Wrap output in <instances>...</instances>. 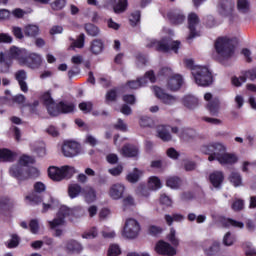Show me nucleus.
<instances>
[{
	"mask_svg": "<svg viewBox=\"0 0 256 256\" xmlns=\"http://www.w3.org/2000/svg\"><path fill=\"white\" fill-rule=\"evenodd\" d=\"M62 153L64 157H77L81 153V144L75 141H65L62 145Z\"/></svg>",
	"mask_w": 256,
	"mask_h": 256,
	"instance_id": "9b49d317",
	"label": "nucleus"
},
{
	"mask_svg": "<svg viewBox=\"0 0 256 256\" xmlns=\"http://www.w3.org/2000/svg\"><path fill=\"white\" fill-rule=\"evenodd\" d=\"M236 9L243 15H247L251 11V2L249 0H237Z\"/></svg>",
	"mask_w": 256,
	"mask_h": 256,
	"instance_id": "7c9ffc66",
	"label": "nucleus"
},
{
	"mask_svg": "<svg viewBox=\"0 0 256 256\" xmlns=\"http://www.w3.org/2000/svg\"><path fill=\"white\" fill-rule=\"evenodd\" d=\"M161 255L175 256L177 255V249L169 242L161 241Z\"/></svg>",
	"mask_w": 256,
	"mask_h": 256,
	"instance_id": "c85d7f7f",
	"label": "nucleus"
},
{
	"mask_svg": "<svg viewBox=\"0 0 256 256\" xmlns=\"http://www.w3.org/2000/svg\"><path fill=\"white\" fill-rule=\"evenodd\" d=\"M122 100L126 105H135L137 103V98L133 94H125L122 96Z\"/></svg>",
	"mask_w": 256,
	"mask_h": 256,
	"instance_id": "bf43d9fd",
	"label": "nucleus"
},
{
	"mask_svg": "<svg viewBox=\"0 0 256 256\" xmlns=\"http://www.w3.org/2000/svg\"><path fill=\"white\" fill-rule=\"evenodd\" d=\"M74 173L75 168L71 166H62L61 168L52 166L48 168V177H50L52 181H63V179H71Z\"/></svg>",
	"mask_w": 256,
	"mask_h": 256,
	"instance_id": "423d86ee",
	"label": "nucleus"
},
{
	"mask_svg": "<svg viewBox=\"0 0 256 256\" xmlns=\"http://www.w3.org/2000/svg\"><path fill=\"white\" fill-rule=\"evenodd\" d=\"M149 81L150 83H155L157 81L153 70L147 71L143 77L128 81L126 85L129 89H139L140 87H145Z\"/></svg>",
	"mask_w": 256,
	"mask_h": 256,
	"instance_id": "0eeeda50",
	"label": "nucleus"
},
{
	"mask_svg": "<svg viewBox=\"0 0 256 256\" xmlns=\"http://www.w3.org/2000/svg\"><path fill=\"white\" fill-rule=\"evenodd\" d=\"M148 188L151 191H157V189L161 188V179L157 176H151L148 180Z\"/></svg>",
	"mask_w": 256,
	"mask_h": 256,
	"instance_id": "ea45409f",
	"label": "nucleus"
},
{
	"mask_svg": "<svg viewBox=\"0 0 256 256\" xmlns=\"http://www.w3.org/2000/svg\"><path fill=\"white\" fill-rule=\"evenodd\" d=\"M161 73L165 77L169 78L166 81V85H165L168 91H171L172 93H177V91H179L183 87L185 80L183 79V76L181 74H173V70L167 67L162 68Z\"/></svg>",
	"mask_w": 256,
	"mask_h": 256,
	"instance_id": "20e7f679",
	"label": "nucleus"
},
{
	"mask_svg": "<svg viewBox=\"0 0 256 256\" xmlns=\"http://www.w3.org/2000/svg\"><path fill=\"white\" fill-rule=\"evenodd\" d=\"M209 179H210L211 185H213L215 189H221V185L223 184L225 176L223 175V172L215 171L210 174Z\"/></svg>",
	"mask_w": 256,
	"mask_h": 256,
	"instance_id": "4be33fe9",
	"label": "nucleus"
},
{
	"mask_svg": "<svg viewBox=\"0 0 256 256\" xmlns=\"http://www.w3.org/2000/svg\"><path fill=\"white\" fill-rule=\"evenodd\" d=\"M9 59H15L19 63H23L25 59V50L18 48L17 46H12L9 50Z\"/></svg>",
	"mask_w": 256,
	"mask_h": 256,
	"instance_id": "b1692460",
	"label": "nucleus"
},
{
	"mask_svg": "<svg viewBox=\"0 0 256 256\" xmlns=\"http://www.w3.org/2000/svg\"><path fill=\"white\" fill-rule=\"evenodd\" d=\"M73 215V209L67 207V206H61L57 217L53 219V221H50V227L51 229H55V227H59V225H63L65 223V219L67 217H71Z\"/></svg>",
	"mask_w": 256,
	"mask_h": 256,
	"instance_id": "9d476101",
	"label": "nucleus"
},
{
	"mask_svg": "<svg viewBox=\"0 0 256 256\" xmlns=\"http://www.w3.org/2000/svg\"><path fill=\"white\" fill-rule=\"evenodd\" d=\"M103 7L105 9H109V7L113 8L114 13L116 15H121V13H125L127 11V7H129V2L127 0H105Z\"/></svg>",
	"mask_w": 256,
	"mask_h": 256,
	"instance_id": "f8f14e48",
	"label": "nucleus"
},
{
	"mask_svg": "<svg viewBox=\"0 0 256 256\" xmlns=\"http://www.w3.org/2000/svg\"><path fill=\"white\" fill-rule=\"evenodd\" d=\"M95 237H97V228H92L82 234L83 239H95Z\"/></svg>",
	"mask_w": 256,
	"mask_h": 256,
	"instance_id": "774afa93",
	"label": "nucleus"
},
{
	"mask_svg": "<svg viewBox=\"0 0 256 256\" xmlns=\"http://www.w3.org/2000/svg\"><path fill=\"white\" fill-rule=\"evenodd\" d=\"M139 231H141V226L139 225V222L133 218L127 219L124 230H123V235L127 239H135L139 235Z\"/></svg>",
	"mask_w": 256,
	"mask_h": 256,
	"instance_id": "1a4fd4ad",
	"label": "nucleus"
},
{
	"mask_svg": "<svg viewBox=\"0 0 256 256\" xmlns=\"http://www.w3.org/2000/svg\"><path fill=\"white\" fill-rule=\"evenodd\" d=\"M41 100L43 101V105L46 107L48 113L49 109H55V106L57 105L55 104V100H53V97H51V92H45L41 96Z\"/></svg>",
	"mask_w": 256,
	"mask_h": 256,
	"instance_id": "2f4dec72",
	"label": "nucleus"
},
{
	"mask_svg": "<svg viewBox=\"0 0 256 256\" xmlns=\"http://www.w3.org/2000/svg\"><path fill=\"white\" fill-rule=\"evenodd\" d=\"M13 201L9 197H0V213L6 217L13 213Z\"/></svg>",
	"mask_w": 256,
	"mask_h": 256,
	"instance_id": "6ab92c4d",
	"label": "nucleus"
},
{
	"mask_svg": "<svg viewBox=\"0 0 256 256\" xmlns=\"http://www.w3.org/2000/svg\"><path fill=\"white\" fill-rule=\"evenodd\" d=\"M33 164H35V158L24 154L19 158L18 164H14L10 167L9 173L11 177L17 179L18 183L34 179L35 177H39V170L35 167L25 169V167H29V165Z\"/></svg>",
	"mask_w": 256,
	"mask_h": 256,
	"instance_id": "f257e3e1",
	"label": "nucleus"
},
{
	"mask_svg": "<svg viewBox=\"0 0 256 256\" xmlns=\"http://www.w3.org/2000/svg\"><path fill=\"white\" fill-rule=\"evenodd\" d=\"M181 47V41L173 40L171 38H163L161 41V51L163 53H179V49Z\"/></svg>",
	"mask_w": 256,
	"mask_h": 256,
	"instance_id": "4468645a",
	"label": "nucleus"
},
{
	"mask_svg": "<svg viewBox=\"0 0 256 256\" xmlns=\"http://www.w3.org/2000/svg\"><path fill=\"white\" fill-rule=\"evenodd\" d=\"M114 129H116L117 131H122V133H126L127 124H125V122H123V119L119 118L117 123L114 124Z\"/></svg>",
	"mask_w": 256,
	"mask_h": 256,
	"instance_id": "69168bd1",
	"label": "nucleus"
},
{
	"mask_svg": "<svg viewBox=\"0 0 256 256\" xmlns=\"http://www.w3.org/2000/svg\"><path fill=\"white\" fill-rule=\"evenodd\" d=\"M235 11L233 0H220L218 3V13L222 17H231Z\"/></svg>",
	"mask_w": 256,
	"mask_h": 256,
	"instance_id": "2eb2a0df",
	"label": "nucleus"
},
{
	"mask_svg": "<svg viewBox=\"0 0 256 256\" xmlns=\"http://www.w3.org/2000/svg\"><path fill=\"white\" fill-rule=\"evenodd\" d=\"M15 159V154L12 153L11 150L4 148L0 149V160L1 161H7V162H13Z\"/></svg>",
	"mask_w": 256,
	"mask_h": 256,
	"instance_id": "c9c22d12",
	"label": "nucleus"
},
{
	"mask_svg": "<svg viewBox=\"0 0 256 256\" xmlns=\"http://www.w3.org/2000/svg\"><path fill=\"white\" fill-rule=\"evenodd\" d=\"M223 226L224 227H237L238 229H243V227H245V224L243 222H239L236 220H233L231 218H228L226 220H224L223 222Z\"/></svg>",
	"mask_w": 256,
	"mask_h": 256,
	"instance_id": "8fccbe9b",
	"label": "nucleus"
},
{
	"mask_svg": "<svg viewBox=\"0 0 256 256\" xmlns=\"http://www.w3.org/2000/svg\"><path fill=\"white\" fill-rule=\"evenodd\" d=\"M219 251H221V244L217 241H214L210 247L204 249V253L207 256L217 255Z\"/></svg>",
	"mask_w": 256,
	"mask_h": 256,
	"instance_id": "f704fd0d",
	"label": "nucleus"
},
{
	"mask_svg": "<svg viewBox=\"0 0 256 256\" xmlns=\"http://www.w3.org/2000/svg\"><path fill=\"white\" fill-rule=\"evenodd\" d=\"M147 49H155V51H161V40L150 39L146 44Z\"/></svg>",
	"mask_w": 256,
	"mask_h": 256,
	"instance_id": "864d4df0",
	"label": "nucleus"
},
{
	"mask_svg": "<svg viewBox=\"0 0 256 256\" xmlns=\"http://www.w3.org/2000/svg\"><path fill=\"white\" fill-rule=\"evenodd\" d=\"M136 193L139 197H149V188L145 184H140L136 188Z\"/></svg>",
	"mask_w": 256,
	"mask_h": 256,
	"instance_id": "4d7b16f0",
	"label": "nucleus"
},
{
	"mask_svg": "<svg viewBox=\"0 0 256 256\" xmlns=\"http://www.w3.org/2000/svg\"><path fill=\"white\" fill-rule=\"evenodd\" d=\"M182 105L186 107V109L193 111L199 107V98L194 95L187 94L182 98Z\"/></svg>",
	"mask_w": 256,
	"mask_h": 256,
	"instance_id": "aec40b11",
	"label": "nucleus"
},
{
	"mask_svg": "<svg viewBox=\"0 0 256 256\" xmlns=\"http://www.w3.org/2000/svg\"><path fill=\"white\" fill-rule=\"evenodd\" d=\"M118 97L117 88L110 89L105 95V103H107V105H109V103H115Z\"/></svg>",
	"mask_w": 256,
	"mask_h": 256,
	"instance_id": "4c0bfd02",
	"label": "nucleus"
},
{
	"mask_svg": "<svg viewBox=\"0 0 256 256\" xmlns=\"http://www.w3.org/2000/svg\"><path fill=\"white\" fill-rule=\"evenodd\" d=\"M231 207L233 211H243V209L245 208V201H243V199H236L232 203Z\"/></svg>",
	"mask_w": 256,
	"mask_h": 256,
	"instance_id": "13d9d810",
	"label": "nucleus"
},
{
	"mask_svg": "<svg viewBox=\"0 0 256 256\" xmlns=\"http://www.w3.org/2000/svg\"><path fill=\"white\" fill-rule=\"evenodd\" d=\"M199 23V16L195 12H192L188 15V28L190 31L188 40L195 39V37H199V31H197V25H199Z\"/></svg>",
	"mask_w": 256,
	"mask_h": 256,
	"instance_id": "dca6fc26",
	"label": "nucleus"
},
{
	"mask_svg": "<svg viewBox=\"0 0 256 256\" xmlns=\"http://www.w3.org/2000/svg\"><path fill=\"white\" fill-rule=\"evenodd\" d=\"M50 7L52 11H63V8L67 7V0H54Z\"/></svg>",
	"mask_w": 256,
	"mask_h": 256,
	"instance_id": "49530a36",
	"label": "nucleus"
},
{
	"mask_svg": "<svg viewBox=\"0 0 256 256\" xmlns=\"http://www.w3.org/2000/svg\"><path fill=\"white\" fill-rule=\"evenodd\" d=\"M164 17L172 25H181L182 23H185V19H186L183 11L177 8L169 10Z\"/></svg>",
	"mask_w": 256,
	"mask_h": 256,
	"instance_id": "ddd939ff",
	"label": "nucleus"
},
{
	"mask_svg": "<svg viewBox=\"0 0 256 256\" xmlns=\"http://www.w3.org/2000/svg\"><path fill=\"white\" fill-rule=\"evenodd\" d=\"M229 181L232 183V185H234V187H240L243 179L241 178V174L232 171L229 176Z\"/></svg>",
	"mask_w": 256,
	"mask_h": 256,
	"instance_id": "37998d69",
	"label": "nucleus"
},
{
	"mask_svg": "<svg viewBox=\"0 0 256 256\" xmlns=\"http://www.w3.org/2000/svg\"><path fill=\"white\" fill-rule=\"evenodd\" d=\"M83 193V188L79 184H72L68 187V195L70 199H75L79 197V194Z\"/></svg>",
	"mask_w": 256,
	"mask_h": 256,
	"instance_id": "72a5a7b5",
	"label": "nucleus"
},
{
	"mask_svg": "<svg viewBox=\"0 0 256 256\" xmlns=\"http://www.w3.org/2000/svg\"><path fill=\"white\" fill-rule=\"evenodd\" d=\"M66 251L67 253H76L79 255L83 251V245L77 242V240H70L66 243Z\"/></svg>",
	"mask_w": 256,
	"mask_h": 256,
	"instance_id": "cd10ccee",
	"label": "nucleus"
},
{
	"mask_svg": "<svg viewBox=\"0 0 256 256\" xmlns=\"http://www.w3.org/2000/svg\"><path fill=\"white\" fill-rule=\"evenodd\" d=\"M7 247L8 249H15L16 247H19V236H17V234L12 235V238L9 240Z\"/></svg>",
	"mask_w": 256,
	"mask_h": 256,
	"instance_id": "052dcab7",
	"label": "nucleus"
},
{
	"mask_svg": "<svg viewBox=\"0 0 256 256\" xmlns=\"http://www.w3.org/2000/svg\"><path fill=\"white\" fill-rule=\"evenodd\" d=\"M171 129V126H163L161 129V139L162 141L169 142L171 139H173V136H171V133L169 132Z\"/></svg>",
	"mask_w": 256,
	"mask_h": 256,
	"instance_id": "603ef678",
	"label": "nucleus"
},
{
	"mask_svg": "<svg viewBox=\"0 0 256 256\" xmlns=\"http://www.w3.org/2000/svg\"><path fill=\"white\" fill-rule=\"evenodd\" d=\"M125 193V186L123 184H114L111 186L109 195L112 199H121Z\"/></svg>",
	"mask_w": 256,
	"mask_h": 256,
	"instance_id": "393cba45",
	"label": "nucleus"
},
{
	"mask_svg": "<svg viewBox=\"0 0 256 256\" xmlns=\"http://www.w3.org/2000/svg\"><path fill=\"white\" fill-rule=\"evenodd\" d=\"M103 49H105V44L101 39H94L90 44V52L93 55H101L103 53Z\"/></svg>",
	"mask_w": 256,
	"mask_h": 256,
	"instance_id": "bb28decb",
	"label": "nucleus"
},
{
	"mask_svg": "<svg viewBox=\"0 0 256 256\" xmlns=\"http://www.w3.org/2000/svg\"><path fill=\"white\" fill-rule=\"evenodd\" d=\"M215 49L218 56H213L214 59H231L235 55V45L228 37L218 38L215 42Z\"/></svg>",
	"mask_w": 256,
	"mask_h": 256,
	"instance_id": "7ed1b4c3",
	"label": "nucleus"
},
{
	"mask_svg": "<svg viewBox=\"0 0 256 256\" xmlns=\"http://www.w3.org/2000/svg\"><path fill=\"white\" fill-rule=\"evenodd\" d=\"M82 195L86 203H94V201H97V191L91 186L82 188Z\"/></svg>",
	"mask_w": 256,
	"mask_h": 256,
	"instance_id": "5701e85b",
	"label": "nucleus"
},
{
	"mask_svg": "<svg viewBox=\"0 0 256 256\" xmlns=\"http://www.w3.org/2000/svg\"><path fill=\"white\" fill-rule=\"evenodd\" d=\"M75 109V103H66L65 101H60L56 104L54 108H49V115H51V117L68 115L69 113H73Z\"/></svg>",
	"mask_w": 256,
	"mask_h": 256,
	"instance_id": "6e6552de",
	"label": "nucleus"
},
{
	"mask_svg": "<svg viewBox=\"0 0 256 256\" xmlns=\"http://www.w3.org/2000/svg\"><path fill=\"white\" fill-rule=\"evenodd\" d=\"M84 29L87 35H89L90 37H97V35H99L100 33L99 27H97L93 23L85 24Z\"/></svg>",
	"mask_w": 256,
	"mask_h": 256,
	"instance_id": "e433bc0d",
	"label": "nucleus"
},
{
	"mask_svg": "<svg viewBox=\"0 0 256 256\" xmlns=\"http://www.w3.org/2000/svg\"><path fill=\"white\" fill-rule=\"evenodd\" d=\"M140 127H150V128H157V134L156 137L161 139V129L159 128V125L155 124V120L152 119L149 116H141L140 117Z\"/></svg>",
	"mask_w": 256,
	"mask_h": 256,
	"instance_id": "412c9836",
	"label": "nucleus"
},
{
	"mask_svg": "<svg viewBox=\"0 0 256 256\" xmlns=\"http://www.w3.org/2000/svg\"><path fill=\"white\" fill-rule=\"evenodd\" d=\"M136 61H137V65H141L142 67H145V65H147L149 59L147 58V55H145L143 53H138L136 55Z\"/></svg>",
	"mask_w": 256,
	"mask_h": 256,
	"instance_id": "680f3d73",
	"label": "nucleus"
},
{
	"mask_svg": "<svg viewBox=\"0 0 256 256\" xmlns=\"http://www.w3.org/2000/svg\"><path fill=\"white\" fill-rule=\"evenodd\" d=\"M226 151L225 145L219 142L210 143L202 147V153L209 155L208 161H218L220 165H234V163H237V156Z\"/></svg>",
	"mask_w": 256,
	"mask_h": 256,
	"instance_id": "f03ea898",
	"label": "nucleus"
},
{
	"mask_svg": "<svg viewBox=\"0 0 256 256\" xmlns=\"http://www.w3.org/2000/svg\"><path fill=\"white\" fill-rule=\"evenodd\" d=\"M175 228L170 229V233L167 235V240L173 247H179V238L176 236Z\"/></svg>",
	"mask_w": 256,
	"mask_h": 256,
	"instance_id": "de8ad7c7",
	"label": "nucleus"
},
{
	"mask_svg": "<svg viewBox=\"0 0 256 256\" xmlns=\"http://www.w3.org/2000/svg\"><path fill=\"white\" fill-rule=\"evenodd\" d=\"M184 219H185V216H183L182 214H173L172 216L169 214H166L164 216V220L166 221L167 225H169V227L173 225V221L181 222Z\"/></svg>",
	"mask_w": 256,
	"mask_h": 256,
	"instance_id": "58836bf2",
	"label": "nucleus"
},
{
	"mask_svg": "<svg viewBox=\"0 0 256 256\" xmlns=\"http://www.w3.org/2000/svg\"><path fill=\"white\" fill-rule=\"evenodd\" d=\"M80 111H82L83 113L87 114V113H91L93 111V102H81L78 105Z\"/></svg>",
	"mask_w": 256,
	"mask_h": 256,
	"instance_id": "6e6d98bb",
	"label": "nucleus"
},
{
	"mask_svg": "<svg viewBox=\"0 0 256 256\" xmlns=\"http://www.w3.org/2000/svg\"><path fill=\"white\" fill-rule=\"evenodd\" d=\"M11 65H13V61L11 59L7 60L3 58V60L0 61V73H9Z\"/></svg>",
	"mask_w": 256,
	"mask_h": 256,
	"instance_id": "09e8293b",
	"label": "nucleus"
},
{
	"mask_svg": "<svg viewBox=\"0 0 256 256\" xmlns=\"http://www.w3.org/2000/svg\"><path fill=\"white\" fill-rule=\"evenodd\" d=\"M166 185L170 189H179L181 187V178L177 176L170 177L166 180Z\"/></svg>",
	"mask_w": 256,
	"mask_h": 256,
	"instance_id": "a19ab883",
	"label": "nucleus"
},
{
	"mask_svg": "<svg viewBox=\"0 0 256 256\" xmlns=\"http://www.w3.org/2000/svg\"><path fill=\"white\" fill-rule=\"evenodd\" d=\"M29 229L33 234L39 233V221H37V219H32L29 222Z\"/></svg>",
	"mask_w": 256,
	"mask_h": 256,
	"instance_id": "338daca9",
	"label": "nucleus"
},
{
	"mask_svg": "<svg viewBox=\"0 0 256 256\" xmlns=\"http://www.w3.org/2000/svg\"><path fill=\"white\" fill-rule=\"evenodd\" d=\"M121 153L123 157H137L139 148L133 144H125L121 149Z\"/></svg>",
	"mask_w": 256,
	"mask_h": 256,
	"instance_id": "a878e982",
	"label": "nucleus"
},
{
	"mask_svg": "<svg viewBox=\"0 0 256 256\" xmlns=\"http://www.w3.org/2000/svg\"><path fill=\"white\" fill-rule=\"evenodd\" d=\"M192 75L196 85H199L200 87H209V85L213 83V74H211L209 68L205 66H197L194 68Z\"/></svg>",
	"mask_w": 256,
	"mask_h": 256,
	"instance_id": "39448f33",
	"label": "nucleus"
},
{
	"mask_svg": "<svg viewBox=\"0 0 256 256\" xmlns=\"http://www.w3.org/2000/svg\"><path fill=\"white\" fill-rule=\"evenodd\" d=\"M41 63V55L37 53H31L24 56V59L22 60V65H26L30 69H39V67H41Z\"/></svg>",
	"mask_w": 256,
	"mask_h": 256,
	"instance_id": "a211bd4d",
	"label": "nucleus"
},
{
	"mask_svg": "<svg viewBox=\"0 0 256 256\" xmlns=\"http://www.w3.org/2000/svg\"><path fill=\"white\" fill-rule=\"evenodd\" d=\"M242 249L245 252L246 256H256V249L253 247V243L244 242L242 244Z\"/></svg>",
	"mask_w": 256,
	"mask_h": 256,
	"instance_id": "c03bdc74",
	"label": "nucleus"
},
{
	"mask_svg": "<svg viewBox=\"0 0 256 256\" xmlns=\"http://www.w3.org/2000/svg\"><path fill=\"white\" fill-rule=\"evenodd\" d=\"M247 79H248L247 73H245L244 76H240V77L234 76L231 79L232 85H234V87H241V85H243V83L247 82Z\"/></svg>",
	"mask_w": 256,
	"mask_h": 256,
	"instance_id": "5fc2aeb1",
	"label": "nucleus"
},
{
	"mask_svg": "<svg viewBox=\"0 0 256 256\" xmlns=\"http://www.w3.org/2000/svg\"><path fill=\"white\" fill-rule=\"evenodd\" d=\"M24 34L26 37H37L39 35V26L37 25H28L24 29Z\"/></svg>",
	"mask_w": 256,
	"mask_h": 256,
	"instance_id": "79ce46f5",
	"label": "nucleus"
},
{
	"mask_svg": "<svg viewBox=\"0 0 256 256\" xmlns=\"http://www.w3.org/2000/svg\"><path fill=\"white\" fill-rule=\"evenodd\" d=\"M204 99L205 101H208L206 107L210 115L217 116L219 114V109L221 105V103L219 102V98L213 99V94L208 92L204 95Z\"/></svg>",
	"mask_w": 256,
	"mask_h": 256,
	"instance_id": "f3484780",
	"label": "nucleus"
},
{
	"mask_svg": "<svg viewBox=\"0 0 256 256\" xmlns=\"http://www.w3.org/2000/svg\"><path fill=\"white\" fill-rule=\"evenodd\" d=\"M121 253V248L117 244L110 245L108 249V256H119Z\"/></svg>",
	"mask_w": 256,
	"mask_h": 256,
	"instance_id": "e2e57ef3",
	"label": "nucleus"
},
{
	"mask_svg": "<svg viewBox=\"0 0 256 256\" xmlns=\"http://www.w3.org/2000/svg\"><path fill=\"white\" fill-rule=\"evenodd\" d=\"M71 47H73V49H83V47H85V34L81 33L71 44Z\"/></svg>",
	"mask_w": 256,
	"mask_h": 256,
	"instance_id": "3c124183",
	"label": "nucleus"
},
{
	"mask_svg": "<svg viewBox=\"0 0 256 256\" xmlns=\"http://www.w3.org/2000/svg\"><path fill=\"white\" fill-rule=\"evenodd\" d=\"M131 27H137L138 23H141V11L136 10L132 12L129 18Z\"/></svg>",
	"mask_w": 256,
	"mask_h": 256,
	"instance_id": "a18cd8bd",
	"label": "nucleus"
},
{
	"mask_svg": "<svg viewBox=\"0 0 256 256\" xmlns=\"http://www.w3.org/2000/svg\"><path fill=\"white\" fill-rule=\"evenodd\" d=\"M179 137L184 141H189V139H195L197 137V132L191 128H184L180 130Z\"/></svg>",
	"mask_w": 256,
	"mask_h": 256,
	"instance_id": "473e14b6",
	"label": "nucleus"
},
{
	"mask_svg": "<svg viewBox=\"0 0 256 256\" xmlns=\"http://www.w3.org/2000/svg\"><path fill=\"white\" fill-rule=\"evenodd\" d=\"M15 79L18 83H21L23 81H27V72L25 70H18L15 73Z\"/></svg>",
	"mask_w": 256,
	"mask_h": 256,
	"instance_id": "0e129e2a",
	"label": "nucleus"
},
{
	"mask_svg": "<svg viewBox=\"0 0 256 256\" xmlns=\"http://www.w3.org/2000/svg\"><path fill=\"white\" fill-rule=\"evenodd\" d=\"M179 101V98L176 95L161 91V103L163 105H175Z\"/></svg>",
	"mask_w": 256,
	"mask_h": 256,
	"instance_id": "c756f323",
	"label": "nucleus"
}]
</instances>
